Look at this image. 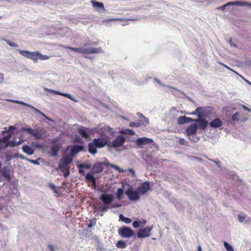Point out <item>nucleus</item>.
<instances>
[{"mask_svg": "<svg viewBox=\"0 0 251 251\" xmlns=\"http://www.w3.org/2000/svg\"><path fill=\"white\" fill-rule=\"evenodd\" d=\"M213 107L211 106L199 107L196 109V114L199 118L208 117L212 112Z\"/></svg>", "mask_w": 251, "mask_h": 251, "instance_id": "obj_1", "label": "nucleus"}, {"mask_svg": "<svg viewBox=\"0 0 251 251\" xmlns=\"http://www.w3.org/2000/svg\"><path fill=\"white\" fill-rule=\"evenodd\" d=\"M116 246L119 248L124 249V248H125L126 247V243L124 241H119L117 242V243L116 244Z\"/></svg>", "mask_w": 251, "mask_h": 251, "instance_id": "obj_33", "label": "nucleus"}, {"mask_svg": "<svg viewBox=\"0 0 251 251\" xmlns=\"http://www.w3.org/2000/svg\"><path fill=\"white\" fill-rule=\"evenodd\" d=\"M141 223L142 221H134L132 225L134 228H138L140 226Z\"/></svg>", "mask_w": 251, "mask_h": 251, "instance_id": "obj_43", "label": "nucleus"}, {"mask_svg": "<svg viewBox=\"0 0 251 251\" xmlns=\"http://www.w3.org/2000/svg\"><path fill=\"white\" fill-rule=\"evenodd\" d=\"M63 96L69 98V99L71 100H73V101H74L75 102H77V100H76L74 98H72L71 95L70 94H67V93H63Z\"/></svg>", "mask_w": 251, "mask_h": 251, "instance_id": "obj_42", "label": "nucleus"}, {"mask_svg": "<svg viewBox=\"0 0 251 251\" xmlns=\"http://www.w3.org/2000/svg\"><path fill=\"white\" fill-rule=\"evenodd\" d=\"M26 160L28 161L29 162H31L34 164H39V162L38 160H32L30 159H26Z\"/></svg>", "mask_w": 251, "mask_h": 251, "instance_id": "obj_49", "label": "nucleus"}, {"mask_svg": "<svg viewBox=\"0 0 251 251\" xmlns=\"http://www.w3.org/2000/svg\"><path fill=\"white\" fill-rule=\"evenodd\" d=\"M230 46L232 47H236V45L233 43H231Z\"/></svg>", "mask_w": 251, "mask_h": 251, "instance_id": "obj_63", "label": "nucleus"}, {"mask_svg": "<svg viewBox=\"0 0 251 251\" xmlns=\"http://www.w3.org/2000/svg\"><path fill=\"white\" fill-rule=\"evenodd\" d=\"M73 160V157L70 155H64L60 160V163L59 164V168L62 171L64 172L66 168L68 167Z\"/></svg>", "mask_w": 251, "mask_h": 251, "instance_id": "obj_3", "label": "nucleus"}, {"mask_svg": "<svg viewBox=\"0 0 251 251\" xmlns=\"http://www.w3.org/2000/svg\"><path fill=\"white\" fill-rule=\"evenodd\" d=\"M35 110L38 113H39L40 114H41L42 116H43L44 117H45L47 120H48V121H51L52 122L53 120L52 119H51L50 118L48 117V116H47L44 113H43V112H42L41 111H40V110L36 109V108H34Z\"/></svg>", "mask_w": 251, "mask_h": 251, "instance_id": "obj_39", "label": "nucleus"}, {"mask_svg": "<svg viewBox=\"0 0 251 251\" xmlns=\"http://www.w3.org/2000/svg\"><path fill=\"white\" fill-rule=\"evenodd\" d=\"M239 119V113L236 112L232 116V120L234 121H238Z\"/></svg>", "mask_w": 251, "mask_h": 251, "instance_id": "obj_41", "label": "nucleus"}, {"mask_svg": "<svg viewBox=\"0 0 251 251\" xmlns=\"http://www.w3.org/2000/svg\"><path fill=\"white\" fill-rule=\"evenodd\" d=\"M6 133V134L4 135L1 138H0V144L1 143H6L11 138V132H3Z\"/></svg>", "mask_w": 251, "mask_h": 251, "instance_id": "obj_24", "label": "nucleus"}, {"mask_svg": "<svg viewBox=\"0 0 251 251\" xmlns=\"http://www.w3.org/2000/svg\"><path fill=\"white\" fill-rule=\"evenodd\" d=\"M103 170V164L102 163H95L92 169V171L93 174H97L101 172Z\"/></svg>", "mask_w": 251, "mask_h": 251, "instance_id": "obj_21", "label": "nucleus"}, {"mask_svg": "<svg viewBox=\"0 0 251 251\" xmlns=\"http://www.w3.org/2000/svg\"><path fill=\"white\" fill-rule=\"evenodd\" d=\"M49 187H50V189H51L52 190L53 189H55V187L56 186L53 184H52V183H50L49 184Z\"/></svg>", "mask_w": 251, "mask_h": 251, "instance_id": "obj_59", "label": "nucleus"}, {"mask_svg": "<svg viewBox=\"0 0 251 251\" xmlns=\"http://www.w3.org/2000/svg\"><path fill=\"white\" fill-rule=\"evenodd\" d=\"M223 125V122L219 118H215L212 120L209 123V125L213 128H218L221 126Z\"/></svg>", "mask_w": 251, "mask_h": 251, "instance_id": "obj_19", "label": "nucleus"}, {"mask_svg": "<svg viewBox=\"0 0 251 251\" xmlns=\"http://www.w3.org/2000/svg\"><path fill=\"white\" fill-rule=\"evenodd\" d=\"M153 142V140L146 137L139 138L137 139L136 143L138 146H141L146 144H151Z\"/></svg>", "mask_w": 251, "mask_h": 251, "instance_id": "obj_17", "label": "nucleus"}, {"mask_svg": "<svg viewBox=\"0 0 251 251\" xmlns=\"http://www.w3.org/2000/svg\"><path fill=\"white\" fill-rule=\"evenodd\" d=\"M91 129L84 126H81L78 129V133L83 138L88 139L90 137Z\"/></svg>", "mask_w": 251, "mask_h": 251, "instance_id": "obj_12", "label": "nucleus"}, {"mask_svg": "<svg viewBox=\"0 0 251 251\" xmlns=\"http://www.w3.org/2000/svg\"><path fill=\"white\" fill-rule=\"evenodd\" d=\"M18 52L22 56L31 59L34 63L39 60V52H31L29 51L19 50Z\"/></svg>", "mask_w": 251, "mask_h": 251, "instance_id": "obj_2", "label": "nucleus"}, {"mask_svg": "<svg viewBox=\"0 0 251 251\" xmlns=\"http://www.w3.org/2000/svg\"><path fill=\"white\" fill-rule=\"evenodd\" d=\"M89 223L88 224V227L91 228L92 226H94L96 224V221L95 219H91L89 220Z\"/></svg>", "mask_w": 251, "mask_h": 251, "instance_id": "obj_36", "label": "nucleus"}, {"mask_svg": "<svg viewBox=\"0 0 251 251\" xmlns=\"http://www.w3.org/2000/svg\"><path fill=\"white\" fill-rule=\"evenodd\" d=\"M36 139H40L41 136L38 131H33V133L31 135Z\"/></svg>", "mask_w": 251, "mask_h": 251, "instance_id": "obj_45", "label": "nucleus"}, {"mask_svg": "<svg viewBox=\"0 0 251 251\" xmlns=\"http://www.w3.org/2000/svg\"><path fill=\"white\" fill-rule=\"evenodd\" d=\"M126 194L127 196L130 200L137 201L140 199L139 194L138 191H133L132 188H128L126 192Z\"/></svg>", "mask_w": 251, "mask_h": 251, "instance_id": "obj_7", "label": "nucleus"}, {"mask_svg": "<svg viewBox=\"0 0 251 251\" xmlns=\"http://www.w3.org/2000/svg\"><path fill=\"white\" fill-rule=\"evenodd\" d=\"M121 133L125 134H128L130 135H134L135 134V132L131 129L127 128L121 131Z\"/></svg>", "mask_w": 251, "mask_h": 251, "instance_id": "obj_29", "label": "nucleus"}, {"mask_svg": "<svg viewBox=\"0 0 251 251\" xmlns=\"http://www.w3.org/2000/svg\"><path fill=\"white\" fill-rule=\"evenodd\" d=\"M77 168H78V169H79V173L80 174H84V171H83V168L82 167H80L79 166V164H78V165H77Z\"/></svg>", "mask_w": 251, "mask_h": 251, "instance_id": "obj_52", "label": "nucleus"}, {"mask_svg": "<svg viewBox=\"0 0 251 251\" xmlns=\"http://www.w3.org/2000/svg\"><path fill=\"white\" fill-rule=\"evenodd\" d=\"M124 190L123 188H119L117 190L116 196L118 200H120L122 199V196L124 194Z\"/></svg>", "mask_w": 251, "mask_h": 251, "instance_id": "obj_31", "label": "nucleus"}, {"mask_svg": "<svg viewBox=\"0 0 251 251\" xmlns=\"http://www.w3.org/2000/svg\"><path fill=\"white\" fill-rule=\"evenodd\" d=\"M150 185L149 181H146L142 183L137 188L139 194L144 195L150 190Z\"/></svg>", "mask_w": 251, "mask_h": 251, "instance_id": "obj_8", "label": "nucleus"}, {"mask_svg": "<svg viewBox=\"0 0 251 251\" xmlns=\"http://www.w3.org/2000/svg\"><path fill=\"white\" fill-rule=\"evenodd\" d=\"M88 147V151L91 154L94 155L97 153V149L98 148L97 147H96V145H95L93 141L91 143H89Z\"/></svg>", "mask_w": 251, "mask_h": 251, "instance_id": "obj_22", "label": "nucleus"}, {"mask_svg": "<svg viewBox=\"0 0 251 251\" xmlns=\"http://www.w3.org/2000/svg\"><path fill=\"white\" fill-rule=\"evenodd\" d=\"M4 75L2 73H0V84L4 81Z\"/></svg>", "mask_w": 251, "mask_h": 251, "instance_id": "obj_54", "label": "nucleus"}, {"mask_svg": "<svg viewBox=\"0 0 251 251\" xmlns=\"http://www.w3.org/2000/svg\"><path fill=\"white\" fill-rule=\"evenodd\" d=\"M121 205L118 203H113L110 206V208H118L121 207Z\"/></svg>", "mask_w": 251, "mask_h": 251, "instance_id": "obj_51", "label": "nucleus"}, {"mask_svg": "<svg viewBox=\"0 0 251 251\" xmlns=\"http://www.w3.org/2000/svg\"><path fill=\"white\" fill-rule=\"evenodd\" d=\"M53 92H54V94H57V95H60V96H63V93L60 92L59 91H54Z\"/></svg>", "mask_w": 251, "mask_h": 251, "instance_id": "obj_60", "label": "nucleus"}, {"mask_svg": "<svg viewBox=\"0 0 251 251\" xmlns=\"http://www.w3.org/2000/svg\"><path fill=\"white\" fill-rule=\"evenodd\" d=\"M118 232L120 235L123 238H129L134 234L133 230L126 226L120 228Z\"/></svg>", "mask_w": 251, "mask_h": 251, "instance_id": "obj_4", "label": "nucleus"}, {"mask_svg": "<svg viewBox=\"0 0 251 251\" xmlns=\"http://www.w3.org/2000/svg\"><path fill=\"white\" fill-rule=\"evenodd\" d=\"M185 140L184 139L181 138L179 140V143L181 145H184L185 144Z\"/></svg>", "mask_w": 251, "mask_h": 251, "instance_id": "obj_57", "label": "nucleus"}, {"mask_svg": "<svg viewBox=\"0 0 251 251\" xmlns=\"http://www.w3.org/2000/svg\"><path fill=\"white\" fill-rule=\"evenodd\" d=\"M24 131L26 132L30 135H32L33 133L34 130L31 128H24L23 129Z\"/></svg>", "mask_w": 251, "mask_h": 251, "instance_id": "obj_44", "label": "nucleus"}, {"mask_svg": "<svg viewBox=\"0 0 251 251\" xmlns=\"http://www.w3.org/2000/svg\"><path fill=\"white\" fill-rule=\"evenodd\" d=\"M79 165L80 167H82L83 168L90 169L91 168V165L89 164H80Z\"/></svg>", "mask_w": 251, "mask_h": 251, "instance_id": "obj_48", "label": "nucleus"}, {"mask_svg": "<svg viewBox=\"0 0 251 251\" xmlns=\"http://www.w3.org/2000/svg\"><path fill=\"white\" fill-rule=\"evenodd\" d=\"M194 121V119L192 118L187 117L185 116H180L177 119V123L180 125L184 124Z\"/></svg>", "mask_w": 251, "mask_h": 251, "instance_id": "obj_20", "label": "nucleus"}, {"mask_svg": "<svg viewBox=\"0 0 251 251\" xmlns=\"http://www.w3.org/2000/svg\"><path fill=\"white\" fill-rule=\"evenodd\" d=\"M19 157L21 159H25L26 160V159H28L27 158L25 157L24 156L22 155H19Z\"/></svg>", "mask_w": 251, "mask_h": 251, "instance_id": "obj_61", "label": "nucleus"}, {"mask_svg": "<svg viewBox=\"0 0 251 251\" xmlns=\"http://www.w3.org/2000/svg\"><path fill=\"white\" fill-rule=\"evenodd\" d=\"M59 150V148L58 146H54L51 149L52 154L53 156H56Z\"/></svg>", "mask_w": 251, "mask_h": 251, "instance_id": "obj_30", "label": "nucleus"}, {"mask_svg": "<svg viewBox=\"0 0 251 251\" xmlns=\"http://www.w3.org/2000/svg\"><path fill=\"white\" fill-rule=\"evenodd\" d=\"M83 147L81 145H74L71 149L70 155L73 157L74 155L83 150Z\"/></svg>", "mask_w": 251, "mask_h": 251, "instance_id": "obj_18", "label": "nucleus"}, {"mask_svg": "<svg viewBox=\"0 0 251 251\" xmlns=\"http://www.w3.org/2000/svg\"><path fill=\"white\" fill-rule=\"evenodd\" d=\"M242 107L244 110L248 111V112H251V109L247 107L246 106L242 105Z\"/></svg>", "mask_w": 251, "mask_h": 251, "instance_id": "obj_56", "label": "nucleus"}, {"mask_svg": "<svg viewBox=\"0 0 251 251\" xmlns=\"http://www.w3.org/2000/svg\"><path fill=\"white\" fill-rule=\"evenodd\" d=\"M15 129V127L13 126H10L9 127V130L8 133L11 132V134H12L13 132V130Z\"/></svg>", "mask_w": 251, "mask_h": 251, "instance_id": "obj_55", "label": "nucleus"}, {"mask_svg": "<svg viewBox=\"0 0 251 251\" xmlns=\"http://www.w3.org/2000/svg\"><path fill=\"white\" fill-rule=\"evenodd\" d=\"M22 150L24 152L28 155H31L34 152V150L28 145H23Z\"/></svg>", "mask_w": 251, "mask_h": 251, "instance_id": "obj_23", "label": "nucleus"}, {"mask_svg": "<svg viewBox=\"0 0 251 251\" xmlns=\"http://www.w3.org/2000/svg\"><path fill=\"white\" fill-rule=\"evenodd\" d=\"M110 166L111 167H112V168H113V169H115L116 170L118 171L119 172H124L120 168H119L118 166H117L116 165H115L113 164H111L110 165Z\"/></svg>", "mask_w": 251, "mask_h": 251, "instance_id": "obj_46", "label": "nucleus"}, {"mask_svg": "<svg viewBox=\"0 0 251 251\" xmlns=\"http://www.w3.org/2000/svg\"><path fill=\"white\" fill-rule=\"evenodd\" d=\"M86 179L90 181L92 184L95 187L96 184V179L95 177L93 176V175L91 173H88L85 176Z\"/></svg>", "mask_w": 251, "mask_h": 251, "instance_id": "obj_25", "label": "nucleus"}, {"mask_svg": "<svg viewBox=\"0 0 251 251\" xmlns=\"http://www.w3.org/2000/svg\"><path fill=\"white\" fill-rule=\"evenodd\" d=\"M231 5H238V6H251V3L243 1H236L233 2H228L224 5H223L218 8L219 9L224 10L226 7Z\"/></svg>", "mask_w": 251, "mask_h": 251, "instance_id": "obj_6", "label": "nucleus"}, {"mask_svg": "<svg viewBox=\"0 0 251 251\" xmlns=\"http://www.w3.org/2000/svg\"><path fill=\"white\" fill-rule=\"evenodd\" d=\"M53 192L56 194H58L60 193L59 189L57 188L56 187L55 189L53 190Z\"/></svg>", "mask_w": 251, "mask_h": 251, "instance_id": "obj_58", "label": "nucleus"}, {"mask_svg": "<svg viewBox=\"0 0 251 251\" xmlns=\"http://www.w3.org/2000/svg\"><path fill=\"white\" fill-rule=\"evenodd\" d=\"M2 40H4L5 42H6V43L8 45H9L10 47H18V44L14 43L13 42H11L10 41L7 40V39H2Z\"/></svg>", "mask_w": 251, "mask_h": 251, "instance_id": "obj_37", "label": "nucleus"}, {"mask_svg": "<svg viewBox=\"0 0 251 251\" xmlns=\"http://www.w3.org/2000/svg\"><path fill=\"white\" fill-rule=\"evenodd\" d=\"M2 176L8 180H9L10 179V176L9 174V172L8 169H5V168L3 169L1 172Z\"/></svg>", "mask_w": 251, "mask_h": 251, "instance_id": "obj_27", "label": "nucleus"}, {"mask_svg": "<svg viewBox=\"0 0 251 251\" xmlns=\"http://www.w3.org/2000/svg\"><path fill=\"white\" fill-rule=\"evenodd\" d=\"M129 126L130 127H138L141 126V124L140 122L135 123V122H131L129 123Z\"/></svg>", "mask_w": 251, "mask_h": 251, "instance_id": "obj_38", "label": "nucleus"}, {"mask_svg": "<svg viewBox=\"0 0 251 251\" xmlns=\"http://www.w3.org/2000/svg\"><path fill=\"white\" fill-rule=\"evenodd\" d=\"M120 219L126 224H129L131 222V220L128 218L125 217L123 215L120 214L119 216Z\"/></svg>", "mask_w": 251, "mask_h": 251, "instance_id": "obj_28", "label": "nucleus"}, {"mask_svg": "<svg viewBox=\"0 0 251 251\" xmlns=\"http://www.w3.org/2000/svg\"><path fill=\"white\" fill-rule=\"evenodd\" d=\"M100 199L102 201L104 205H109L113 201L114 195L111 194H103L100 196Z\"/></svg>", "mask_w": 251, "mask_h": 251, "instance_id": "obj_9", "label": "nucleus"}, {"mask_svg": "<svg viewBox=\"0 0 251 251\" xmlns=\"http://www.w3.org/2000/svg\"><path fill=\"white\" fill-rule=\"evenodd\" d=\"M91 3L96 11H101L104 10V5L102 2L92 0L91 1Z\"/></svg>", "mask_w": 251, "mask_h": 251, "instance_id": "obj_15", "label": "nucleus"}, {"mask_svg": "<svg viewBox=\"0 0 251 251\" xmlns=\"http://www.w3.org/2000/svg\"><path fill=\"white\" fill-rule=\"evenodd\" d=\"M39 60H45L49 59L50 57L46 55H43L39 52Z\"/></svg>", "mask_w": 251, "mask_h": 251, "instance_id": "obj_40", "label": "nucleus"}, {"mask_svg": "<svg viewBox=\"0 0 251 251\" xmlns=\"http://www.w3.org/2000/svg\"><path fill=\"white\" fill-rule=\"evenodd\" d=\"M146 221H144L143 222H142V223L141 224V225H145V224H146Z\"/></svg>", "mask_w": 251, "mask_h": 251, "instance_id": "obj_64", "label": "nucleus"}, {"mask_svg": "<svg viewBox=\"0 0 251 251\" xmlns=\"http://www.w3.org/2000/svg\"><path fill=\"white\" fill-rule=\"evenodd\" d=\"M224 245L227 251H234L232 247L226 242H224Z\"/></svg>", "mask_w": 251, "mask_h": 251, "instance_id": "obj_35", "label": "nucleus"}, {"mask_svg": "<svg viewBox=\"0 0 251 251\" xmlns=\"http://www.w3.org/2000/svg\"><path fill=\"white\" fill-rule=\"evenodd\" d=\"M238 218L240 222H243L245 220L246 215L242 216L241 215H239Z\"/></svg>", "mask_w": 251, "mask_h": 251, "instance_id": "obj_47", "label": "nucleus"}, {"mask_svg": "<svg viewBox=\"0 0 251 251\" xmlns=\"http://www.w3.org/2000/svg\"><path fill=\"white\" fill-rule=\"evenodd\" d=\"M18 144L16 141L12 140L7 142L6 147H14L17 146Z\"/></svg>", "mask_w": 251, "mask_h": 251, "instance_id": "obj_34", "label": "nucleus"}, {"mask_svg": "<svg viewBox=\"0 0 251 251\" xmlns=\"http://www.w3.org/2000/svg\"><path fill=\"white\" fill-rule=\"evenodd\" d=\"M152 227L147 226L143 229H140L137 232V237L139 238H144L150 236Z\"/></svg>", "mask_w": 251, "mask_h": 251, "instance_id": "obj_5", "label": "nucleus"}, {"mask_svg": "<svg viewBox=\"0 0 251 251\" xmlns=\"http://www.w3.org/2000/svg\"><path fill=\"white\" fill-rule=\"evenodd\" d=\"M198 126L196 124H191L186 129L188 136L195 135L197 133Z\"/></svg>", "mask_w": 251, "mask_h": 251, "instance_id": "obj_14", "label": "nucleus"}, {"mask_svg": "<svg viewBox=\"0 0 251 251\" xmlns=\"http://www.w3.org/2000/svg\"><path fill=\"white\" fill-rule=\"evenodd\" d=\"M198 251H201V246L200 245L198 246Z\"/></svg>", "mask_w": 251, "mask_h": 251, "instance_id": "obj_62", "label": "nucleus"}, {"mask_svg": "<svg viewBox=\"0 0 251 251\" xmlns=\"http://www.w3.org/2000/svg\"><path fill=\"white\" fill-rule=\"evenodd\" d=\"M128 172L132 175V176H135V173L134 171L132 169H129Z\"/></svg>", "mask_w": 251, "mask_h": 251, "instance_id": "obj_53", "label": "nucleus"}, {"mask_svg": "<svg viewBox=\"0 0 251 251\" xmlns=\"http://www.w3.org/2000/svg\"><path fill=\"white\" fill-rule=\"evenodd\" d=\"M126 141L125 138L122 135L117 136L112 142V146L114 148L121 147Z\"/></svg>", "mask_w": 251, "mask_h": 251, "instance_id": "obj_11", "label": "nucleus"}, {"mask_svg": "<svg viewBox=\"0 0 251 251\" xmlns=\"http://www.w3.org/2000/svg\"><path fill=\"white\" fill-rule=\"evenodd\" d=\"M60 46L63 48L66 49H69V50H71L75 52L82 53V48H74V47H69V46H65L63 45H61Z\"/></svg>", "mask_w": 251, "mask_h": 251, "instance_id": "obj_26", "label": "nucleus"}, {"mask_svg": "<svg viewBox=\"0 0 251 251\" xmlns=\"http://www.w3.org/2000/svg\"><path fill=\"white\" fill-rule=\"evenodd\" d=\"M65 171H66V172L63 174V176L64 177H67L70 175L69 168L68 167Z\"/></svg>", "mask_w": 251, "mask_h": 251, "instance_id": "obj_50", "label": "nucleus"}, {"mask_svg": "<svg viewBox=\"0 0 251 251\" xmlns=\"http://www.w3.org/2000/svg\"><path fill=\"white\" fill-rule=\"evenodd\" d=\"M109 208H110L109 205H104V206H102V207L100 206V207H97L96 208V210L98 211H101L102 212H105Z\"/></svg>", "mask_w": 251, "mask_h": 251, "instance_id": "obj_32", "label": "nucleus"}, {"mask_svg": "<svg viewBox=\"0 0 251 251\" xmlns=\"http://www.w3.org/2000/svg\"><path fill=\"white\" fill-rule=\"evenodd\" d=\"M93 141L98 148H102L107 144L108 139L107 137L95 138Z\"/></svg>", "mask_w": 251, "mask_h": 251, "instance_id": "obj_10", "label": "nucleus"}, {"mask_svg": "<svg viewBox=\"0 0 251 251\" xmlns=\"http://www.w3.org/2000/svg\"><path fill=\"white\" fill-rule=\"evenodd\" d=\"M102 50L100 47L97 48H87L82 49V53L83 54H95L102 52Z\"/></svg>", "mask_w": 251, "mask_h": 251, "instance_id": "obj_13", "label": "nucleus"}, {"mask_svg": "<svg viewBox=\"0 0 251 251\" xmlns=\"http://www.w3.org/2000/svg\"><path fill=\"white\" fill-rule=\"evenodd\" d=\"M194 122L199 123L198 126L203 130L205 129L208 125L207 121L203 118H199L198 119H194Z\"/></svg>", "mask_w": 251, "mask_h": 251, "instance_id": "obj_16", "label": "nucleus"}]
</instances>
